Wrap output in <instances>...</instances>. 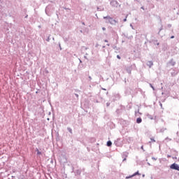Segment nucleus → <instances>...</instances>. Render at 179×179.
<instances>
[{
  "instance_id": "f257e3e1",
  "label": "nucleus",
  "mask_w": 179,
  "mask_h": 179,
  "mask_svg": "<svg viewBox=\"0 0 179 179\" xmlns=\"http://www.w3.org/2000/svg\"><path fill=\"white\" fill-rule=\"evenodd\" d=\"M103 19H106L110 24H115L116 23H118L117 20L113 19V17L110 16L103 17Z\"/></svg>"
},
{
  "instance_id": "f03ea898",
  "label": "nucleus",
  "mask_w": 179,
  "mask_h": 179,
  "mask_svg": "<svg viewBox=\"0 0 179 179\" xmlns=\"http://www.w3.org/2000/svg\"><path fill=\"white\" fill-rule=\"evenodd\" d=\"M171 169L173 170H178V171H179V166L176 164H173L171 165Z\"/></svg>"
},
{
  "instance_id": "7ed1b4c3",
  "label": "nucleus",
  "mask_w": 179,
  "mask_h": 179,
  "mask_svg": "<svg viewBox=\"0 0 179 179\" xmlns=\"http://www.w3.org/2000/svg\"><path fill=\"white\" fill-rule=\"evenodd\" d=\"M136 122H137V124H141V122H142V118L138 117L136 119Z\"/></svg>"
},
{
  "instance_id": "20e7f679",
  "label": "nucleus",
  "mask_w": 179,
  "mask_h": 179,
  "mask_svg": "<svg viewBox=\"0 0 179 179\" xmlns=\"http://www.w3.org/2000/svg\"><path fill=\"white\" fill-rule=\"evenodd\" d=\"M135 176H141V174H139V172L137 171V172H136L134 174H133V175L131 176V177H135Z\"/></svg>"
},
{
  "instance_id": "39448f33",
  "label": "nucleus",
  "mask_w": 179,
  "mask_h": 179,
  "mask_svg": "<svg viewBox=\"0 0 179 179\" xmlns=\"http://www.w3.org/2000/svg\"><path fill=\"white\" fill-rule=\"evenodd\" d=\"M111 145H113V143L110 141L107 142V146H111Z\"/></svg>"
},
{
  "instance_id": "423d86ee",
  "label": "nucleus",
  "mask_w": 179,
  "mask_h": 179,
  "mask_svg": "<svg viewBox=\"0 0 179 179\" xmlns=\"http://www.w3.org/2000/svg\"><path fill=\"white\" fill-rule=\"evenodd\" d=\"M36 152H37V155H41V152H40V150H38V149H36Z\"/></svg>"
},
{
  "instance_id": "0eeeda50",
  "label": "nucleus",
  "mask_w": 179,
  "mask_h": 179,
  "mask_svg": "<svg viewBox=\"0 0 179 179\" xmlns=\"http://www.w3.org/2000/svg\"><path fill=\"white\" fill-rule=\"evenodd\" d=\"M68 131L70 132V134H72V129L71 128H67Z\"/></svg>"
},
{
  "instance_id": "6e6552de",
  "label": "nucleus",
  "mask_w": 179,
  "mask_h": 179,
  "mask_svg": "<svg viewBox=\"0 0 179 179\" xmlns=\"http://www.w3.org/2000/svg\"><path fill=\"white\" fill-rule=\"evenodd\" d=\"M132 177H134V176H127V177H126V178H127V179H128V178H132Z\"/></svg>"
},
{
  "instance_id": "1a4fd4ad",
  "label": "nucleus",
  "mask_w": 179,
  "mask_h": 179,
  "mask_svg": "<svg viewBox=\"0 0 179 179\" xmlns=\"http://www.w3.org/2000/svg\"><path fill=\"white\" fill-rule=\"evenodd\" d=\"M117 58L118 59H121V57H120V55H117Z\"/></svg>"
},
{
  "instance_id": "9d476101",
  "label": "nucleus",
  "mask_w": 179,
  "mask_h": 179,
  "mask_svg": "<svg viewBox=\"0 0 179 179\" xmlns=\"http://www.w3.org/2000/svg\"><path fill=\"white\" fill-rule=\"evenodd\" d=\"M151 141H152V142H156V141H155V139H153V138H151Z\"/></svg>"
},
{
  "instance_id": "9b49d317",
  "label": "nucleus",
  "mask_w": 179,
  "mask_h": 179,
  "mask_svg": "<svg viewBox=\"0 0 179 179\" xmlns=\"http://www.w3.org/2000/svg\"><path fill=\"white\" fill-rule=\"evenodd\" d=\"M124 22H127V17L123 20Z\"/></svg>"
},
{
  "instance_id": "f8f14e48",
  "label": "nucleus",
  "mask_w": 179,
  "mask_h": 179,
  "mask_svg": "<svg viewBox=\"0 0 179 179\" xmlns=\"http://www.w3.org/2000/svg\"><path fill=\"white\" fill-rule=\"evenodd\" d=\"M102 30H103V31L106 30V27H103Z\"/></svg>"
},
{
  "instance_id": "ddd939ff",
  "label": "nucleus",
  "mask_w": 179,
  "mask_h": 179,
  "mask_svg": "<svg viewBox=\"0 0 179 179\" xmlns=\"http://www.w3.org/2000/svg\"><path fill=\"white\" fill-rule=\"evenodd\" d=\"M104 41H105V43H108V41H107V40H105Z\"/></svg>"
},
{
  "instance_id": "4468645a",
  "label": "nucleus",
  "mask_w": 179,
  "mask_h": 179,
  "mask_svg": "<svg viewBox=\"0 0 179 179\" xmlns=\"http://www.w3.org/2000/svg\"><path fill=\"white\" fill-rule=\"evenodd\" d=\"M149 64H151V65H153V63H152L151 62H149Z\"/></svg>"
},
{
  "instance_id": "2eb2a0df",
  "label": "nucleus",
  "mask_w": 179,
  "mask_h": 179,
  "mask_svg": "<svg viewBox=\"0 0 179 179\" xmlns=\"http://www.w3.org/2000/svg\"><path fill=\"white\" fill-rule=\"evenodd\" d=\"M171 38H174V36H172L171 37Z\"/></svg>"
},
{
  "instance_id": "dca6fc26",
  "label": "nucleus",
  "mask_w": 179,
  "mask_h": 179,
  "mask_svg": "<svg viewBox=\"0 0 179 179\" xmlns=\"http://www.w3.org/2000/svg\"><path fill=\"white\" fill-rule=\"evenodd\" d=\"M141 149L143 150V145L141 146Z\"/></svg>"
},
{
  "instance_id": "f3484780",
  "label": "nucleus",
  "mask_w": 179,
  "mask_h": 179,
  "mask_svg": "<svg viewBox=\"0 0 179 179\" xmlns=\"http://www.w3.org/2000/svg\"><path fill=\"white\" fill-rule=\"evenodd\" d=\"M151 87L153 89V86L151 85Z\"/></svg>"
}]
</instances>
